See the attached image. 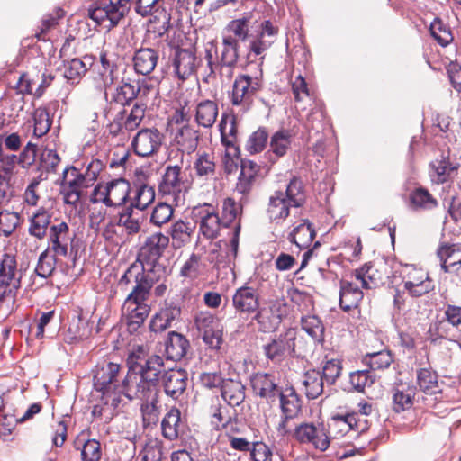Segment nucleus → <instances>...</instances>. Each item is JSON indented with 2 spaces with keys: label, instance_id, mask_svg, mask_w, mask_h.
<instances>
[{
  "label": "nucleus",
  "instance_id": "nucleus-1",
  "mask_svg": "<svg viewBox=\"0 0 461 461\" xmlns=\"http://www.w3.org/2000/svg\"><path fill=\"white\" fill-rule=\"evenodd\" d=\"M128 372L121 385H113L111 393L123 394L130 401L131 384L136 383L138 397L146 402V408L150 407L148 415L158 409L160 397L159 376L164 366L162 357L149 354L143 346L131 352L126 359Z\"/></svg>",
  "mask_w": 461,
  "mask_h": 461
},
{
  "label": "nucleus",
  "instance_id": "nucleus-2",
  "mask_svg": "<svg viewBox=\"0 0 461 461\" xmlns=\"http://www.w3.org/2000/svg\"><path fill=\"white\" fill-rule=\"evenodd\" d=\"M131 10L130 0H95L88 7V17L97 25L109 21L108 30L116 27Z\"/></svg>",
  "mask_w": 461,
  "mask_h": 461
},
{
  "label": "nucleus",
  "instance_id": "nucleus-3",
  "mask_svg": "<svg viewBox=\"0 0 461 461\" xmlns=\"http://www.w3.org/2000/svg\"><path fill=\"white\" fill-rule=\"evenodd\" d=\"M400 266L403 287L411 296L420 297L434 290V281L421 266L402 261H400Z\"/></svg>",
  "mask_w": 461,
  "mask_h": 461
},
{
  "label": "nucleus",
  "instance_id": "nucleus-4",
  "mask_svg": "<svg viewBox=\"0 0 461 461\" xmlns=\"http://www.w3.org/2000/svg\"><path fill=\"white\" fill-rule=\"evenodd\" d=\"M103 184L98 183L93 189L90 195V202L97 203L99 202L107 207H121L125 205L131 192V184L124 177H119L109 181L104 191L102 192Z\"/></svg>",
  "mask_w": 461,
  "mask_h": 461
},
{
  "label": "nucleus",
  "instance_id": "nucleus-5",
  "mask_svg": "<svg viewBox=\"0 0 461 461\" xmlns=\"http://www.w3.org/2000/svg\"><path fill=\"white\" fill-rule=\"evenodd\" d=\"M296 340V330L288 329L279 335H275L270 341L263 346L265 357L272 362L280 363L286 357H293Z\"/></svg>",
  "mask_w": 461,
  "mask_h": 461
},
{
  "label": "nucleus",
  "instance_id": "nucleus-6",
  "mask_svg": "<svg viewBox=\"0 0 461 461\" xmlns=\"http://www.w3.org/2000/svg\"><path fill=\"white\" fill-rule=\"evenodd\" d=\"M386 263H366L355 270V277L364 289H375L386 284L390 276Z\"/></svg>",
  "mask_w": 461,
  "mask_h": 461
},
{
  "label": "nucleus",
  "instance_id": "nucleus-7",
  "mask_svg": "<svg viewBox=\"0 0 461 461\" xmlns=\"http://www.w3.org/2000/svg\"><path fill=\"white\" fill-rule=\"evenodd\" d=\"M188 380L187 371L184 368L164 369L159 376L160 388L174 400H177L186 390Z\"/></svg>",
  "mask_w": 461,
  "mask_h": 461
},
{
  "label": "nucleus",
  "instance_id": "nucleus-8",
  "mask_svg": "<svg viewBox=\"0 0 461 461\" xmlns=\"http://www.w3.org/2000/svg\"><path fill=\"white\" fill-rule=\"evenodd\" d=\"M162 137L157 128L141 129L137 132L131 142L134 153L142 158L153 155L160 148Z\"/></svg>",
  "mask_w": 461,
  "mask_h": 461
},
{
  "label": "nucleus",
  "instance_id": "nucleus-9",
  "mask_svg": "<svg viewBox=\"0 0 461 461\" xmlns=\"http://www.w3.org/2000/svg\"><path fill=\"white\" fill-rule=\"evenodd\" d=\"M121 366L107 360H103L95 366L93 375L94 388L96 392L102 393L103 396L108 395L113 388V383L120 372Z\"/></svg>",
  "mask_w": 461,
  "mask_h": 461
},
{
  "label": "nucleus",
  "instance_id": "nucleus-10",
  "mask_svg": "<svg viewBox=\"0 0 461 461\" xmlns=\"http://www.w3.org/2000/svg\"><path fill=\"white\" fill-rule=\"evenodd\" d=\"M369 423L366 418L359 417L357 412L346 415H336L331 418L329 423V433L346 434L350 430L362 433L367 430Z\"/></svg>",
  "mask_w": 461,
  "mask_h": 461
},
{
  "label": "nucleus",
  "instance_id": "nucleus-11",
  "mask_svg": "<svg viewBox=\"0 0 461 461\" xmlns=\"http://www.w3.org/2000/svg\"><path fill=\"white\" fill-rule=\"evenodd\" d=\"M168 245L169 237L161 232H156L146 239L138 252L136 260L145 265V262L160 259Z\"/></svg>",
  "mask_w": 461,
  "mask_h": 461
},
{
  "label": "nucleus",
  "instance_id": "nucleus-12",
  "mask_svg": "<svg viewBox=\"0 0 461 461\" xmlns=\"http://www.w3.org/2000/svg\"><path fill=\"white\" fill-rule=\"evenodd\" d=\"M169 60L174 67L176 76L183 81L195 71L196 56L191 49L176 46L169 56Z\"/></svg>",
  "mask_w": 461,
  "mask_h": 461
},
{
  "label": "nucleus",
  "instance_id": "nucleus-13",
  "mask_svg": "<svg viewBox=\"0 0 461 461\" xmlns=\"http://www.w3.org/2000/svg\"><path fill=\"white\" fill-rule=\"evenodd\" d=\"M180 305L170 300H165L159 311L157 312L149 321V330L152 332H162L171 327L175 320L180 318Z\"/></svg>",
  "mask_w": 461,
  "mask_h": 461
},
{
  "label": "nucleus",
  "instance_id": "nucleus-14",
  "mask_svg": "<svg viewBox=\"0 0 461 461\" xmlns=\"http://www.w3.org/2000/svg\"><path fill=\"white\" fill-rule=\"evenodd\" d=\"M92 324L93 322L83 313L81 308L75 311L64 336V341L68 344H74L88 339L92 334Z\"/></svg>",
  "mask_w": 461,
  "mask_h": 461
},
{
  "label": "nucleus",
  "instance_id": "nucleus-15",
  "mask_svg": "<svg viewBox=\"0 0 461 461\" xmlns=\"http://www.w3.org/2000/svg\"><path fill=\"white\" fill-rule=\"evenodd\" d=\"M259 293L252 286L239 287L232 296V304L236 312L240 313H255L260 307Z\"/></svg>",
  "mask_w": 461,
  "mask_h": 461
},
{
  "label": "nucleus",
  "instance_id": "nucleus-16",
  "mask_svg": "<svg viewBox=\"0 0 461 461\" xmlns=\"http://www.w3.org/2000/svg\"><path fill=\"white\" fill-rule=\"evenodd\" d=\"M194 218L200 219V231L207 239L214 240L221 235L222 228L221 219L214 212H210L208 209L197 206L192 211Z\"/></svg>",
  "mask_w": 461,
  "mask_h": 461
},
{
  "label": "nucleus",
  "instance_id": "nucleus-17",
  "mask_svg": "<svg viewBox=\"0 0 461 461\" xmlns=\"http://www.w3.org/2000/svg\"><path fill=\"white\" fill-rule=\"evenodd\" d=\"M250 384L255 394L268 402H275L282 388L275 381V376L268 373H257L250 378Z\"/></svg>",
  "mask_w": 461,
  "mask_h": 461
},
{
  "label": "nucleus",
  "instance_id": "nucleus-18",
  "mask_svg": "<svg viewBox=\"0 0 461 461\" xmlns=\"http://www.w3.org/2000/svg\"><path fill=\"white\" fill-rule=\"evenodd\" d=\"M138 268L139 270L136 271V273H139L138 278H133L135 285L128 294L125 304H139L140 303L146 302L150 295L152 280L148 278L149 276L146 274L145 265L139 260Z\"/></svg>",
  "mask_w": 461,
  "mask_h": 461
},
{
  "label": "nucleus",
  "instance_id": "nucleus-19",
  "mask_svg": "<svg viewBox=\"0 0 461 461\" xmlns=\"http://www.w3.org/2000/svg\"><path fill=\"white\" fill-rule=\"evenodd\" d=\"M437 256L445 273H456L461 267V243L441 242Z\"/></svg>",
  "mask_w": 461,
  "mask_h": 461
},
{
  "label": "nucleus",
  "instance_id": "nucleus-20",
  "mask_svg": "<svg viewBox=\"0 0 461 461\" xmlns=\"http://www.w3.org/2000/svg\"><path fill=\"white\" fill-rule=\"evenodd\" d=\"M291 142L292 134L289 130L281 129L276 131L270 138V149L265 152L264 158L271 165L275 164L287 153Z\"/></svg>",
  "mask_w": 461,
  "mask_h": 461
},
{
  "label": "nucleus",
  "instance_id": "nucleus-21",
  "mask_svg": "<svg viewBox=\"0 0 461 461\" xmlns=\"http://www.w3.org/2000/svg\"><path fill=\"white\" fill-rule=\"evenodd\" d=\"M429 177L433 184L440 185L453 179L458 167L450 161L448 156L442 155L429 164Z\"/></svg>",
  "mask_w": 461,
  "mask_h": 461
},
{
  "label": "nucleus",
  "instance_id": "nucleus-22",
  "mask_svg": "<svg viewBox=\"0 0 461 461\" xmlns=\"http://www.w3.org/2000/svg\"><path fill=\"white\" fill-rule=\"evenodd\" d=\"M136 180L134 185L137 186L136 195L133 199L136 209L144 211L155 200V189L144 183L148 178V175L138 167L135 169Z\"/></svg>",
  "mask_w": 461,
  "mask_h": 461
},
{
  "label": "nucleus",
  "instance_id": "nucleus-23",
  "mask_svg": "<svg viewBox=\"0 0 461 461\" xmlns=\"http://www.w3.org/2000/svg\"><path fill=\"white\" fill-rule=\"evenodd\" d=\"M141 92L140 81L138 80L134 84L130 81H122V84L117 86L114 93L112 95L110 105L111 109L113 105H120L122 107L129 106L137 99V96Z\"/></svg>",
  "mask_w": 461,
  "mask_h": 461
},
{
  "label": "nucleus",
  "instance_id": "nucleus-24",
  "mask_svg": "<svg viewBox=\"0 0 461 461\" xmlns=\"http://www.w3.org/2000/svg\"><path fill=\"white\" fill-rule=\"evenodd\" d=\"M167 359L177 361L182 359L190 347L189 340L177 331H169L164 342Z\"/></svg>",
  "mask_w": 461,
  "mask_h": 461
},
{
  "label": "nucleus",
  "instance_id": "nucleus-25",
  "mask_svg": "<svg viewBox=\"0 0 461 461\" xmlns=\"http://www.w3.org/2000/svg\"><path fill=\"white\" fill-rule=\"evenodd\" d=\"M196 229V221H185L178 220L175 221L169 230L172 238V247L178 249L191 242L192 236Z\"/></svg>",
  "mask_w": 461,
  "mask_h": 461
},
{
  "label": "nucleus",
  "instance_id": "nucleus-26",
  "mask_svg": "<svg viewBox=\"0 0 461 461\" xmlns=\"http://www.w3.org/2000/svg\"><path fill=\"white\" fill-rule=\"evenodd\" d=\"M240 161V173L238 177V188L241 194H247L250 191L253 183L262 166L249 158H239Z\"/></svg>",
  "mask_w": 461,
  "mask_h": 461
},
{
  "label": "nucleus",
  "instance_id": "nucleus-27",
  "mask_svg": "<svg viewBox=\"0 0 461 461\" xmlns=\"http://www.w3.org/2000/svg\"><path fill=\"white\" fill-rule=\"evenodd\" d=\"M339 305L344 312H357L358 303L363 298V293L350 282H343L339 291Z\"/></svg>",
  "mask_w": 461,
  "mask_h": 461
},
{
  "label": "nucleus",
  "instance_id": "nucleus-28",
  "mask_svg": "<svg viewBox=\"0 0 461 461\" xmlns=\"http://www.w3.org/2000/svg\"><path fill=\"white\" fill-rule=\"evenodd\" d=\"M158 60V54L151 48H140L133 56L134 69L138 74L146 76L150 74Z\"/></svg>",
  "mask_w": 461,
  "mask_h": 461
},
{
  "label": "nucleus",
  "instance_id": "nucleus-29",
  "mask_svg": "<svg viewBox=\"0 0 461 461\" xmlns=\"http://www.w3.org/2000/svg\"><path fill=\"white\" fill-rule=\"evenodd\" d=\"M69 227L67 222L62 221L58 225H51L49 232V242L51 243V249L55 255H68V235Z\"/></svg>",
  "mask_w": 461,
  "mask_h": 461
},
{
  "label": "nucleus",
  "instance_id": "nucleus-30",
  "mask_svg": "<svg viewBox=\"0 0 461 461\" xmlns=\"http://www.w3.org/2000/svg\"><path fill=\"white\" fill-rule=\"evenodd\" d=\"M292 206V203L287 200L283 191H275L269 199L267 208L269 219L273 221L286 219L290 214V207Z\"/></svg>",
  "mask_w": 461,
  "mask_h": 461
},
{
  "label": "nucleus",
  "instance_id": "nucleus-31",
  "mask_svg": "<svg viewBox=\"0 0 461 461\" xmlns=\"http://www.w3.org/2000/svg\"><path fill=\"white\" fill-rule=\"evenodd\" d=\"M410 206L415 211H431L438 206V200L422 186L414 188L409 194Z\"/></svg>",
  "mask_w": 461,
  "mask_h": 461
},
{
  "label": "nucleus",
  "instance_id": "nucleus-32",
  "mask_svg": "<svg viewBox=\"0 0 461 461\" xmlns=\"http://www.w3.org/2000/svg\"><path fill=\"white\" fill-rule=\"evenodd\" d=\"M245 389L240 381L229 378L222 385L221 396L229 406H239L245 401Z\"/></svg>",
  "mask_w": 461,
  "mask_h": 461
},
{
  "label": "nucleus",
  "instance_id": "nucleus-33",
  "mask_svg": "<svg viewBox=\"0 0 461 461\" xmlns=\"http://www.w3.org/2000/svg\"><path fill=\"white\" fill-rule=\"evenodd\" d=\"M17 262L15 255L5 253L0 261V286L7 287L12 284L17 287L20 278L15 279Z\"/></svg>",
  "mask_w": 461,
  "mask_h": 461
},
{
  "label": "nucleus",
  "instance_id": "nucleus-34",
  "mask_svg": "<svg viewBox=\"0 0 461 461\" xmlns=\"http://www.w3.org/2000/svg\"><path fill=\"white\" fill-rule=\"evenodd\" d=\"M295 294L298 296V300L303 303L305 305L310 304L312 306V313L303 315L301 317V328L304 330L311 339L317 338V314L314 312V300L313 296L305 292H300L295 290Z\"/></svg>",
  "mask_w": 461,
  "mask_h": 461
},
{
  "label": "nucleus",
  "instance_id": "nucleus-35",
  "mask_svg": "<svg viewBox=\"0 0 461 461\" xmlns=\"http://www.w3.org/2000/svg\"><path fill=\"white\" fill-rule=\"evenodd\" d=\"M222 45L223 49L218 65L230 68H235L240 59L239 39H236L233 36H224L222 39Z\"/></svg>",
  "mask_w": 461,
  "mask_h": 461
},
{
  "label": "nucleus",
  "instance_id": "nucleus-36",
  "mask_svg": "<svg viewBox=\"0 0 461 461\" xmlns=\"http://www.w3.org/2000/svg\"><path fill=\"white\" fill-rule=\"evenodd\" d=\"M286 392L288 393L279 392L280 407L285 419H294L301 411L302 401L293 387L287 389Z\"/></svg>",
  "mask_w": 461,
  "mask_h": 461
},
{
  "label": "nucleus",
  "instance_id": "nucleus-37",
  "mask_svg": "<svg viewBox=\"0 0 461 461\" xmlns=\"http://www.w3.org/2000/svg\"><path fill=\"white\" fill-rule=\"evenodd\" d=\"M384 348V344L381 343L377 352H366L362 358V363L372 370L389 367L393 361V357L390 350Z\"/></svg>",
  "mask_w": 461,
  "mask_h": 461
},
{
  "label": "nucleus",
  "instance_id": "nucleus-38",
  "mask_svg": "<svg viewBox=\"0 0 461 461\" xmlns=\"http://www.w3.org/2000/svg\"><path fill=\"white\" fill-rule=\"evenodd\" d=\"M315 234L316 232L312 223L308 220H303V223L295 227L289 234L288 240L300 249H306L312 241Z\"/></svg>",
  "mask_w": 461,
  "mask_h": 461
},
{
  "label": "nucleus",
  "instance_id": "nucleus-39",
  "mask_svg": "<svg viewBox=\"0 0 461 461\" xmlns=\"http://www.w3.org/2000/svg\"><path fill=\"white\" fill-rule=\"evenodd\" d=\"M258 325V331L263 333L273 332L279 327L282 318L280 314L274 312L271 309L259 308L253 317Z\"/></svg>",
  "mask_w": 461,
  "mask_h": 461
},
{
  "label": "nucleus",
  "instance_id": "nucleus-40",
  "mask_svg": "<svg viewBox=\"0 0 461 461\" xmlns=\"http://www.w3.org/2000/svg\"><path fill=\"white\" fill-rule=\"evenodd\" d=\"M218 116V105L214 101L204 100L198 104L195 114L196 122L210 128L213 125Z\"/></svg>",
  "mask_w": 461,
  "mask_h": 461
},
{
  "label": "nucleus",
  "instance_id": "nucleus-41",
  "mask_svg": "<svg viewBox=\"0 0 461 461\" xmlns=\"http://www.w3.org/2000/svg\"><path fill=\"white\" fill-rule=\"evenodd\" d=\"M417 384L427 394H435L440 391L438 375L431 367H423L417 370Z\"/></svg>",
  "mask_w": 461,
  "mask_h": 461
},
{
  "label": "nucleus",
  "instance_id": "nucleus-42",
  "mask_svg": "<svg viewBox=\"0 0 461 461\" xmlns=\"http://www.w3.org/2000/svg\"><path fill=\"white\" fill-rule=\"evenodd\" d=\"M76 449L81 450L82 461H100L102 457L101 444L96 439H80L78 436L74 441Z\"/></svg>",
  "mask_w": 461,
  "mask_h": 461
},
{
  "label": "nucleus",
  "instance_id": "nucleus-43",
  "mask_svg": "<svg viewBox=\"0 0 461 461\" xmlns=\"http://www.w3.org/2000/svg\"><path fill=\"white\" fill-rule=\"evenodd\" d=\"M416 395L414 387H406L403 389L395 388L393 391V410L395 412H401L410 410Z\"/></svg>",
  "mask_w": 461,
  "mask_h": 461
},
{
  "label": "nucleus",
  "instance_id": "nucleus-44",
  "mask_svg": "<svg viewBox=\"0 0 461 461\" xmlns=\"http://www.w3.org/2000/svg\"><path fill=\"white\" fill-rule=\"evenodd\" d=\"M131 304H128L129 313L127 315V327L131 333L136 332L138 329L144 323L149 314L150 307L143 303L133 304L134 308L130 309Z\"/></svg>",
  "mask_w": 461,
  "mask_h": 461
},
{
  "label": "nucleus",
  "instance_id": "nucleus-45",
  "mask_svg": "<svg viewBox=\"0 0 461 461\" xmlns=\"http://www.w3.org/2000/svg\"><path fill=\"white\" fill-rule=\"evenodd\" d=\"M179 409L173 407L167 412L161 421L162 435L168 440H175L178 438L177 427L181 420Z\"/></svg>",
  "mask_w": 461,
  "mask_h": 461
},
{
  "label": "nucleus",
  "instance_id": "nucleus-46",
  "mask_svg": "<svg viewBox=\"0 0 461 461\" xmlns=\"http://www.w3.org/2000/svg\"><path fill=\"white\" fill-rule=\"evenodd\" d=\"M51 216L45 208H40L37 212L30 219L29 233L39 240L46 236V230L50 225Z\"/></svg>",
  "mask_w": 461,
  "mask_h": 461
},
{
  "label": "nucleus",
  "instance_id": "nucleus-47",
  "mask_svg": "<svg viewBox=\"0 0 461 461\" xmlns=\"http://www.w3.org/2000/svg\"><path fill=\"white\" fill-rule=\"evenodd\" d=\"M269 137L268 131L266 127L260 126L257 131H253L246 144L245 149L249 155H255L262 152L267 144V140Z\"/></svg>",
  "mask_w": 461,
  "mask_h": 461
},
{
  "label": "nucleus",
  "instance_id": "nucleus-48",
  "mask_svg": "<svg viewBox=\"0 0 461 461\" xmlns=\"http://www.w3.org/2000/svg\"><path fill=\"white\" fill-rule=\"evenodd\" d=\"M180 173V166H167L158 184V192L163 194H170L172 189L179 186L181 183Z\"/></svg>",
  "mask_w": 461,
  "mask_h": 461
},
{
  "label": "nucleus",
  "instance_id": "nucleus-49",
  "mask_svg": "<svg viewBox=\"0 0 461 461\" xmlns=\"http://www.w3.org/2000/svg\"><path fill=\"white\" fill-rule=\"evenodd\" d=\"M64 77L71 85L77 84L87 71L86 62L78 58L64 61Z\"/></svg>",
  "mask_w": 461,
  "mask_h": 461
},
{
  "label": "nucleus",
  "instance_id": "nucleus-50",
  "mask_svg": "<svg viewBox=\"0 0 461 461\" xmlns=\"http://www.w3.org/2000/svg\"><path fill=\"white\" fill-rule=\"evenodd\" d=\"M57 256L58 255H55V253L50 255V248L42 251L39 256L35 267L36 275L45 279L50 277L56 268Z\"/></svg>",
  "mask_w": 461,
  "mask_h": 461
},
{
  "label": "nucleus",
  "instance_id": "nucleus-51",
  "mask_svg": "<svg viewBox=\"0 0 461 461\" xmlns=\"http://www.w3.org/2000/svg\"><path fill=\"white\" fill-rule=\"evenodd\" d=\"M32 119L34 122V136L41 138L49 132L52 125V118L45 108L38 107L32 114Z\"/></svg>",
  "mask_w": 461,
  "mask_h": 461
},
{
  "label": "nucleus",
  "instance_id": "nucleus-52",
  "mask_svg": "<svg viewBox=\"0 0 461 461\" xmlns=\"http://www.w3.org/2000/svg\"><path fill=\"white\" fill-rule=\"evenodd\" d=\"M303 182L299 177L294 176L286 186L285 196L292 203L293 207H301L305 202V196L303 193Z\"/></svg>",
  "mask_w": 461,
  "mask_h": 461
},
{
  "label": "nucleus",
  "instance_id": "nucleus-53",
  "mask_svg": "<svg viewBox=\"0 0 461 461\" xmlns=\"http://www.w3.org/2000/svg\"><path fill=\"white\" fill-rule=\"evenodd\" d=\"M250 18L251 15L245 13L243 17L230 21L226 26V29L234 34V38L239 39V42L246 41L249 38Z\"/></svg>",
  "mask_w": 461,
  "mask_h": 461
},
{
  "label": "nucleus",
  "instance_id": "nucleus-54",
  "mask_svg": "<svg viewBox=\"0 0 461 461\" xmlns=\"http://www.w3.org/2000/svg\"><path fill=\"white\" fill-rule=\"evenodd\" d=\"M147 105L143 102H135L130 113L126 115L123 122L125 131H132L136 130L145 116Z\"/></svg>",
  "mask_w": 461,
  "mask_h": 461
},
{
  "label": "nucleus",
  "instance_id": "nucleus-55",
  "mask_svg": "<svg viewBox=\"0 0 461 461\" xmlns=\"http://www.w3.org/2000/svg\"><path fill=\"white\" fill-rule=\"evenodd\" d=\"M294 438L300 443H312L317 448V427L312 423H302L294 432Z\"/></svg>",
  "mask_w": 461,
  "mask_h": 461
},
{
  "label": "nucleus",
  "instance_id": "nucleus-56",
  "mask_svg": "<svg viewBox=\"0 0 461 461\" xmlns=\"http://www.w3.org/2000/svg\"><path fill=\"white\" fill-rule=\"evenodd\" d=\"M273 41H267L262 38V34H256L255 38L250 41L249 45V52L245 56L247 64H250L253 61L250 60L251 54L255 56H261L259 59L261 64L265 59V55H262L267 50H268L273 44Z\"/></svg>",
  "mask_w": 461,
  "mask_h": 461
},
{
  "label": "nucleus",
  "instance_id": "nucleus-57",
  "mask_svg": "<svg viewBox=\"0 0 461 461\" xmlns=\"http://www.w3.org/2000/svg\"><path fill=\"white\" fill-rule=\"evenodd\" d=\"M443 205L450 218L456 223L461 221V192L454 191L443 198Z\"/></svg>",
  "mask_w": 461,
  "mask_h": 461
},
{
  "label": "nucleus",
  "instance_id": "nucleus-58",
  "mask_svg": "<svg viewBox=\"0 0 461 461\" xmlns=\"http://www.w3.org/2000/svg\"><path fill=\"white\" fill-rule=\"evenodd\" d=\"M430 34L438 44L445 47L453 41V35L448 27H447L440 19H435L430 24Z\"/></svg>",
  "mask_w": 461,
  "mask_h": 461
},
{
  "label": "nucleus",
  "instance_id": "nucleus-59",
  "mask_svg": "<svg viewBox=\"0 0 461 461\" xmlns=\"http://www.w3.org/2000/svg\"><path fill=\"white\" fill-rule=\"evenodd\" d=\"M21 216L18 212H0V233L10 237L20 225Z\"/></svg>",
  "mask_w": 461,
  "mask_h": 461
},
{
  "label": "nucleus",
  "instance_id": "nucleus-60",
  "mask_svg": "<svg viewBox=\"0 0 461 461\" xmlns=\"http://www.w3.org/2000/svg\"><path fill=\"white\" fill-rule=\"evenodd\" d=\"M341 370L342 366L340 360L336 358L327 360L322 367L321 385L322 386L324 383L329 385L333 384L340 375Z\"/></svg>",
  "mask_w": 461,
  "mask_h": 461
},
{
  "label": "nucleus",
  "instance_id": "nucleus-61",
  "mask_svg": "<svg viewBox=\"0 0 461 461\" xmlns=\"http://www.w3.org/2000/svg\"><path fill=\"white\" fill-rule=\"evenodd\" d=\"M174 209L167 203L160 202L153 209L150 222L156 226H162L173 217Z\"/></svg>",
  "mask_w": 461,
  "mask_h": 461
},
{
  "label": "nucleus",
  "instance_id": "nucleus-62",
  "mask_svg": "<svg viewBox=\"0 0 461 461\" xmlns=\"http://www.w3.org/2000/svg\"><path fill=\"white\" fill-rule=\"evenodd\" d=\"M238 215L237 211V203L236 201L231 197H227L223 201L222 205V215L221 219V222L222 228L226 230H230V226L233 224Z\"/></svg>",
  "mask_w": 461,
  "mask_h": 461
},
{
  "label": "nucleus",
  "instance_id": "nucleus-63",
  "mask_svg": "<svg viewBox=\"0 0 461 461\" xmlns=\"http://www.w3.org/2000/svg\"><path fill=\"white\" fill-rule=\"evenodd\" d=\"M350 384L358 392H363L366 386L374 384V376L368 370H357L350 373Z\"/></svg>",
  "mask_w": 461,
  "mask_h": 461
},
{
  "label": "nucleus",
  "instance_id": "nucleus-64",
  "mask_svg": "<svg viewBox=\"0 0 461 461\" xmlns=\"http://www.w3.org/2000/svg\"><path fill=\"white\" fill-rule=\"evenodd\" d=\"M316 347L317 338L311 339L310 341L299 340L298 345L295 344L293 358H302L306 359L307 361H309V359H313Z\"/></svg>",
  "mask_w": 461,
  "mask_h": 461
}]
</instances>
